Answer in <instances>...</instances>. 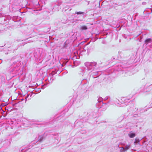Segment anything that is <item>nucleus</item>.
I'll use <instances>...</instances> for the list:
<instances>
[{"label": "nucleus", "mask_w": 152, "mask_h": 152, "mask_svg": "<svg viewBox=\"0 0 152 152\" xmlns=\"http://www.w3.org/2000/svg\"><path fill=\"white\" fill-rule=\"evenodd\" d=\"M23 32L28 36L29 38L34 36L35 33L33 28H25Z\"/></svg>", "instance_id": "nucleus-1"}, {"label": "nucleus", "mask_w": 152, "mask_h": 152, "mask_svg": "<svg viewBox=\"0 0 152 152\" xmlns=\"http://www.w3.org/2000/svg\"><path fill=\"white\" fill-rule=\"evenodd\" d=\"M84 64L86 66H94L96 65L97 63L95 61L86 62Z\"/></svg>", "instance_id": "nucleus-2"}, {"label": "nucleus", "mask_w": 152, "mask_h": 152, "mask_svg": "<svg viewBox=\"0 0 152 152\" xmlns=\"http://www.w3.org/2000/svg\"><path fill=\"white\" fill-rule=\"evenodd\" d=\"M21 63L20 61H17V62H14L12 64V66H23L22 64L21 65Z\"/></svg>", "instance_id": "nucleus-3"}, {"label": "nucleus", "mask_w": 152, "mask_h": 152, "mask_svg": "<svg viewBox=\"0 0 152 152\" xmlns=\"http://www.w3.org/2000/svg\"><path fill=\"white\" fill-rule=\"evenodd\" d=\"M91 50V47H88L87 46V45H86L83 48V51H87V53H88Z\"/></svg>", "instance_id": "nucleus-4"}, {"label": "nucleus", "mask_w": 152, "mask_h": 152, "mask_svg": "<svg viewBox=\"0 0 152 152\" xmlns=\"http://www.w3.org/2000/svg\"><path fill=\"white\" fill-rule=\"evenodd\" d=\"M145 43L146 45L149 43L152 44V38H148L146 39L145 41Z\"/></svg>", "instance_id": "nucleus-5"}, {"label": "nucleus", "mask_w": 152, "mask_h": 152, "mask_svg": "<svg viewBox=\"0 0 152 152\" xmlns=\"http://www.w3.org/2000/svg\"><path fill=\"white\" fill-rule=\"evenodd\" d=\"M128 135L131 138H132L135 137V134L130 132V133L128 134Z\"/></svg>", "instance_id": "nucleus-6"}, {"label": "nucleus", "mask_w": 152, "mask_h": 152, "mask_svg": "<svg viewBox=\"0 0 152 152\" xmlns=\"http://www.w3.org/2000/svg\"><path fill=\"white\" fill-rule=\"evenodd\" d=\"M87 27L86 26H83L80 27V29L81 30H86L87 29Z\"/></svg>", "instance_id": "nucleus-7"}, {"label": "nucleus", "mask_w": 152, "mask_h": 152, "mask_svg": "<svg viewBox=\"0 0 152 152\" xmlns=\"http://www.w3.org/2000/svg\"><path fill=\"white\" fill-rule=\"evenodd\" d=\"M75 13L77 14V15H81L83 14L84 13L83 12H78Z\"/></svg>", "instance_id": "nucleus-8"}, {"label": "nucleus", "mask_w": 152, "mask_h": 152, "mask_svg": "<svg viewBox=\"0 0 152 152\" xmlns=\"http://www.w3.org/2000/svg\"><path fill=\"white\" fill-rule=\"evenodd\" d=\"M129 145H127L126 147L124 148V150L125 151L127 150L128 149H129Z\"/></svg>", "instance_id": "nucleus-9"}, {"label": "nucleus", "mask_w": 152, "mask_h": 152, "mask_svg": "<svg viewBox=\"0 0 152 152\" xmlns=\"http://www.w3.org/2000/svg\"><path fill=\"white\" fill-rule=\"evenodd\" d=\"M127 62L126 61H124V63L125 64H127Z\"/></svg>", "instance_id": "nucleus-10"}, {"label": "nucleus", "mask_w": 152, "mask_h": 152, "mask_svg": "<svg viewBox=\"0 0 152 152\" xmlns=\"http://www.w3.org/2000/svg\"><path fill=\"white\" fill-rule=\"evenodd\" d=\"M61 71H57L56 72V73H57V72H58V73H60L61 72Z\"/></svg>", "instance_id": "nucleus-11"}, {"label": "nucleus", "mask_w": 152, "mask_h": 152, "mask_svg": "<svg viewBox=\"0 0 152 152\" xmlns=\"http://www.w3.org/2000/svg\"><path fill=\"white\" fill-rule=\"evenodd\" d=\"M122 65H121L120 66H121Z\"/></svg>", "instance_id": "nucleus-12"}]
</instances>
